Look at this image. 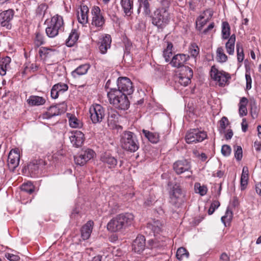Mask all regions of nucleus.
I'll use <instances>...</instances> for the list:
<instances>
[{"label":"nucleus","mask_w":261,"mask_h":261,"mask_svg":"<svg viewBox=\"0 0 261 261\" xmlns=\"http://www.w3.org/2000/svg\"><path fill=\"white\" fill-rule=\"evenodd\" d=\"M247 127H248V125H247V124L245 119H244L243 120V122H242V131L243 132H245L247 130Z\"/></svg>","instance_id":"64"},{"label":"nucleus","mask_w":261,"mask_h":261,"mask_svg":"<svg viewBox=\"0 0 261 261\" xmlns=\"http://www.w3.org/2000/svg\"><path fill=\"white\" fill-rule=\"evenodd\" d=\"M45 23L47 24L45 32L49 38L55 37L59 34V32L64 30L63 17L58 14L52 17L50 20H46Z\"/></svg>","instance_id":"5"},{"label":"nucleus","mask_w":261,"mask_h":261,"mask_svg":"<svg viewBox=\"0 0 261 261\" xmlns=\"http://www.w3.org/2000/svg\"><path fill=\"white\" fill-rule=\"evenodd\" d=\"M44 37L43 35L39 32L36 33L35 38L34 39V44L37 47L44 44Z\"/></svg>","instance_id":"47"},{"label":"nucleus","mask_w":261,"mask_h":261,"mask_svg":"<svg viewBox=\"0 0 261 261\" xmlns=\"http://www.w3.org/2000/svg\"><path fill=\"white\" fill-rule=\"evenodd\" d=\"M69 139L73 146L78 148L82 146L85 140L84 135L81 131L74 130L70 133Z\"/></svg>","instance_id":"16"},{"label":"nucleus","mask_w":261,"mask_h":261,"mask_svg":"<svg viewBox=\"0 0 261 261\" xmlns=\"http://www.w3.org/2000/svg\"><path fill=\"white\" fill-rule=\"evenodd\" d=\"M246 89L249 90L251 88L252 79L250 74H246Z\"/></svg>","instance_id":"56"},{"label":"nucleus","mask_w":261,"mask_h":261,"mask_svg":"<svg viewBox=\"0 0 261 261\" xmlns=\"http://www.w3.org/2000/svg\"><path fill=\"white\" fill-rule=\"evenodd\" d=\"M134 216L129 213H122L112 218L107 224V229L111 232H118L133 224Z\"/></svg>","instance_id":"2"},{"label":"nucleus","mask_w":261,"mask_h":261,"mask_svg":"<svg viewBox=\"0 0 261 261\" xmlns=\"http://www.w3.org/2000/svg\"><path fill=\"white\" fill-rule=\"evenodd\" d=\"M173 44L172 43L168 42L166 48L163 51V57L166 62L170 61V58L172 57Z\"/></svg>","instance_id":"39"},{"label":"nucleus","mask_w":261,"mask_h":261,"mask_svg":"<svg viewBox=\"0 0 261 261\" xmlns=\"http://www.w3.org/2000/svg\"><path fill=\"white\" fill-rule=\"evenodd\" d=\"M133 250L136 253L140 254L144 250L145 239L143 236H138L133 243Z\"/></svg>","instance_id":"22"},{"label":"nucleus","mask_w":261,"mask_h":261,"mask_svg":"<svg viewBox=\"0 0 261 261\" xmlns=\"http://www.w3.org/2000/svg\"><path fill=\"white\" fill-rule=\"evenodd\" d=\"M239 114L241 117L246 116L247 114V110L246 106H239Z\"/></svg>","instance_id":"57"},{"label":"nucleus","mask_w":261,"mask_h":261,"mask_svg":"<svg viewBox=\"0 0 261 261\" xmlns=\"http://www.w3.org/2000/svg\"><path fill=\"white\" fill-rule=\"evenodd\" d=\"M107 96L110 103L115 108L121 110H127L129 107V101L126 96L116 88H112L108 92Z\"/></svg>","instance_id":"3"},{"label":"nucleus","mask_w":261,"mask_h":261,"mask_svg":"<svg viewBox=\"0 0 261 261\" xmlns=\"http://www.w3.org/2000/svg\"><path fill=\"white\" fill-rule=\"evenodd\" d=\"M93 222L88 221L81 228V237L84 240H87L91 236Z\"/></svg>","instance_id":"25"},{"label":"nucleus","mask_w":261,"mask_h":261,"mask_svg":"<svg viewBox=\"0 0 261 261\" xmlns=\"http://www.w3.org/2000/svg\"><path fill=\"white\" fill-rule=\"evenodd\" d=\"M231 151V147L228 145H223L221 148L222 154L225 156H228L230 154Z\"/></svg>","instance_id":"53"},{"label":"nucleus","mask_w":261,"mask_h":261,"mask_svg":"<svg viewBox=\"0 0 261 261\" xmlns=\"http://www.w3.org/2000/svg\"><path fill=\"white\" fill-rule=\"evenodd\" d=\"M119 115L116 110L113 108L108 109V123L110 124H115L118 122Z\"/></svg>","instance_id":"30"},{"label":"nucleus","mask_w":261,"mask_h":261,"mask_svg":"<svg viewBox=\"0 0 261 261\" xmlns=\"http://www.w3.org/2000/svg\"><path fill=\"white\" fill-rule=\"evenodd\" d=\"M230 35V27L228 22L223 21L222 23L221 37L223 40L228 39Z\"/></svg>","instance_id":"36"},{"label":"nucleus","mask_w":261,"mask_h":261,"mask_svg":"<svg viewBox=\"0 0 261 261\" xmlns=\"http://www.w3.org/2000/svg\"><path fill=\"white\" fill-rule=\"evenodd\" d=\"M164 223L160 220L153 219L147 224V228L150 229L154 236L160 234L163 230Z\"/></svg>","instance_id":"21"},{"label":"nucleus","mask_w":261,"mask_h":261,"mask_svg":"<svg viewBox=\"0 0 261 261\" xmlns=\"http://www.w3.org/2000/svg\"><path fill=\"white\" fill-rule=\"evenodd\" d=\"M206 137L207 135L205 132L200 131L198 129H192L187 133L185 140L187 143L190 144L202 142Z\"/></svg>","instance_id":"8"},{"label":"nucleus","mask_w":261,"mask_h":261,"mask_svg":"<svg viewBox=\"0 0 261 261\" xmlns=\"http://www.w3.org/2000/svg\"><path fill=\"white\" fill-rule=\"evenodd\" d=\"M45 162L42 160L35 161L29 165L30 170L35 176L39 173V169L41 165H45Z\"/></svg>","instance_id":"34"},{"label":"nucleus","mask_w":261,"mask_h":261,"mask_svg":"<svg viewBox=\"0 0 261 261\" xmlns=\"http://www.w3.org/2000/svg\"><path fill=\"white\" fill-rule=\"evenodd\" d=\"M161 7L156 8L151 15V22L158 29L164 28L170 22V2L168 0H162Z\"/></svg>","instance_id":"1"},{"label":"nucleus","mask_w":261,"mask_h":261,"mask_svg":"<svg viewBox=\"0 0 261 261\" xmlns=\"http://www.w3.org/2000/svg\"><path fill=\"white\" fill-rule=\"evenodd\" d=\"M242 152V148L240 146L234 147V156L237 160H241L243 156Z\"/></svg>","instance_id":"51"},{"label":"nucleus","mask_w":261,"mask_h":261,"mask_svg":"<svg viewBox=\"0 0 261 261\" xmlns=\"http://www.w3.org/2000/svg\"><path fill=\"white\" fill-rule=\"evenodd\" d=\"M14 11L12 9L0 12V24L2 27H5L8 30L12 28L11 21L13 18Z\"/></svg>","instance_id":"12"},{"label":"nucleus","mask_w":261,"mask_h":261,"mask_svg":"<svg viewBox=\"0 0 261 261\" xmlns=\"http://www.w3.org/2000/svg\"><path fill=\"white\" fill-rule=\"evenodd\" d=\"M45 101L46 100L43 97L35 95L30 96L27 99L28 103L32 106L43 105Z\"/></svg>","instance_id":"28"},{"label":"nucleus","mask_w":261,"mask_h":261,"mask_svg":"<svg viewBox=\"0 0 261 261\" xmlns=\"http://www.w3.org/2000/svg\"><path fill=\"white\" fill-rule=\"evenodd\" d=\"M120 142L122 148L127 151L135 152L139 148V143L136 135L129 131L122 134Z\"/></svg>","instance_id":"4"},{"label":"nucleus","mask_w":261,"mask_h":261,"mask_svg":"<svg viewBox=\"0 0 261 261\" xmlns=\"http://www.w3.org/2000/svg\"><path fill=\"white\" fill-rule=\"evenodd\" d=\"M59 94V93L58 92V91L56 90V88H55V87L53 86V87H52V88L51 89V92H50L51 97L53 99H56L58 97Z\"/></svg>","instance_id":"58"},{"label":"nucleus","mask_w":261,"mask_h":261,"mask_svg":"<svg viewBox=\"0 0 261 261\" xmlns=\"http://www.w3.org/2000/svg\"><path fill=\"white\" fill-rule=\"evenodd\" d=\"M217 60L219 62L224 63L227 60V56L224 54L222 47H218L216 50Z\"/></svg>","instance_id":"40"},{"label":"nucleus","mask_w":261,"mask_h":261,"mask_svg":"<svg viewBox=\"0 0 261 261\" xmlns=\"http://www.w3.org/2000/svg\"><path fill=\"white\" fill-rule=\"evenodd\" d=\"M90 66L88 64L81 65L71 72V75L74 78H77L81 75L87 73Z\"/></svg>","instance_id":"26"},{"label":"nucleus","mask_w":261,"mask_h":261,"mask_svg":"<svg viewBox=\"0 0 261 261\" xmlns=\"http://www.w3.org/2000/svg\"><path fill=\"white\" fill-rule=\"evenodd\" d=\"M55 50L45 47L40 48L38 54L42 59L45 60L54 55Z\"/></svg>","instance_id":"33"},{"label":"nucleus","mask_w":261,"mask_h":261,"mask_svg":"<svg viewBox=\"0 0 261 261\" xmlns=\"http://www.w3.org/2000/svg\"><path fill=\"white\" fill-rule=\"evenodd\" d=\"M89 8L87 6L82 4L80 6V12H78L77 19L80 23L86 24L88 20Z\"/></svg>","instance_id":"23"},{"label":"nucleus","mask_w":261,"mask_h":261,"mask_svg":"<svg viewBox=\"0 0 261 261\" xmlns=\"http://www.w3.org/2000/svg\"><path fill=\"white\" fill-rule=\"evenodd\" d=\"M120 4L125 15L130 16L133 13V1L132 0H121Z\"/></svg>","instance_id":"24"},{"label":"nucleus","mask_w":261,"mask_h":261,"mask_svg":"<svg viewBox=\"0 0 261 261\" xmlns=\"http://www.w3.org/2000/svg\"><path fill=\"white\" fill-rule=\"evenodd\" d=\"M220 259L223 261H229V257L226 253H223L220 256Z\"/></svg>","instance_id":"63"},{"label":"nucleus","mask_w":261,"mask_h":261,"mask_svg":"<svg viewBox=\"0 0 261 261\" xmlns=\"http://www.w3.org/2000/svg\"><path fill=\"white\" fill-rule=\"evenodd\" d=\"M233 136V132L231 129H228L227 133L225 134V139L226 140L230 139Z\"/></svg>","instance_id":"61"},{"label":"nucleus","mask_w":261,"mask_h":261,"mask_svg":"<svg viewBox=\"0 0 261 261\" xmlns=\"http://www.w3.org/2000/svg\"><path fill=\"white\" fill-rule=\"evenodd\" d=\"M185 200V194L182 192L181 189L178 187L173 188L170 194V203L179 207Z\"/></svg>","instance_id":"14"},{"label":"nucleus","mask_w":261,"mask_h":261,"mask_svg":"<svg viewBox=\"0 0 261 261\" xmlns=\"http://www.w3.org/2000/svg\"><path fill=\"white\" fill-rule=\"evenodd\" d=\"M117 87L118 89H116V90H119L125 95H130L134 91L132 82L126 77H120L118 79Z\"/></svg>","instance_id":"11"},{"label":"nucleus","mask_w":261,"mask_h":261,"mask_svg":"<svg viewBox=\"0 0 261 261\" xmlns=\"http://www.w3.org/2000/svg\"><path fill=\"white\" fill-rule=\"evenodd\" d=\"M249 178V170L247 166L243 168L242 173L241 177V186L242 190H244L248 184Z\"/></svg>","instance_id":"35"},{"label":"nucleus","mask_w":261,"mask_h":261,"mask_svg":"<svg viewBox=\"0 0 261 261\" xmlns=\"http://www.w3.org/2000/svg\"><path fill=\"white\" fill-rule=\"evenodd\" d=\"M220 206V202L217 200L214 201L211 204V206L208 210V215H211L214 213L215 210L218 208Z\"/></svg>","instance_id":"52"},{"label":"nucleus","mask_w":261,"mask_h":261,"mask_svg":"<svg viewBox=\"0 0 261 261\" xmlns=\"http://www.w3.org/2000/svg\"><path fill=\"white\" fill-rule=\"evenodd\" d=\"M69 125L73 128H82L83 122L75 116H71L69 119Z\"/></svg>","instance_id":"41"},{"label":"nucleus","mask_w":261,"mask_h":261,"mask_svg":"<svg viewBox=\"0 0 261 261\" xmlns=\"http://www.w3.org/2000/svg\"><path fill=\"white\" fill-rule=\"evenodd\" d=\"M21 189L27 193L32 194L34 191V186L31 182H28L22 185Z\"/></svg>","instance_id":"44"},{"label":"nucleus","mask_w":261,"mask_h":261,"mask_svg":"<svg viewBox=\"0 0 261 261\" xmlns=\"http://www.w3.org/2000/svg\"><path fill=\"white\" fill-rule=\"evenodd\" d=\"M189 50L191 57L195 58L198 56L199 48L196 43L191 44L189 47Z\"/></svg>","instance_id":"45"},{"label":"nucleus","mask_w":261,"mask_h":261,"mask_svg":"<svg viewBox=\"0 0 261 261\" xmlns=\"http://www.w3.org/2000/svg\"><path fill=\"white\" fill-rule=\"evenodd\" d=\"M11 59L9 57L3 58L0 60V75H5L7 70L10 68Z\"/></svg>","instance_id":"27"},{"label":"nucleus","mask_w":261,"mask_h":261,"mask_svg":"<svg viewBox=\"0 0 261 261\" xmlns=\"http://www.w3.org/2000/svg\"><path fill=\"white\" fill-rule=\"evenodd\" d=\"M142 133L145 137L153 143H157L159 140V135L158 133H153L148 130L143 129Z\"/></svg>","instance_id":"38"},{"label":"nucleus","mask_w":261,"mask_h":261,"mask_svg":"<svg viewBox=\"0 0 261 261\" xmlns=\"http://www.w3.org/2000/svg\"><path fill=\"white\" fill-rule=\"evenodd\" d=\"M224 174V171L222 170H217L216 172H214L213 173V176L221 178L223 177Z\"/></svg>","instance_id":"59"},{"label":"nucleus","mask_w":261,"mask_h":261,"mask_svg":"<svg viewBox=\"0 0 261 261\" xmlns=\"http://www.w3.org/2000/svg\"><path fill=\"white\" fill-rule=\"evenodd\" d=\"M189 255V252L184 247H180L177 250L176 256L179 260H181L185 258H188Z\"/></svg>","instance_id":"42"},{"label":"nucleus","mask_w":261,"mask_h":261,"mask_svg":"<svg viewBox=\"0 0 261 261\" xmlns=\"http://www.w3.org/2000/svg\"><path fill=\"white\" fill-rule=\"evenodd\" d=\"M47 9V6L45 4H41L38 6L36 9V14L39 16H44Z\"/></svg>","instance_id":"50"},{"label":"nucleus","mask_w":261,"mask_h":261,"mask_svg":"<svg viewBox=\"0 0 261 261\" xmlns=\"http://www.w3.org/2000/svg\"><path fill=\"white\" fill-rule=\"evenodd\" d=\"M139 7L137 12L139 14L141 12V9L143 8L144 13L145 15H148L150 14V4L148 0H138Z\"/></svg>","instance_id":"32"},{"label":"nucleus","mask_w":261,"mask_h":261,"mask_svg":"<svg viewBox=\"0 0 261 261\" xmlns=\"http://www.w3.org/2000/svg\"><path fill=\"white\" fill-rule=\"evenodd\" d=\"M79 38L77 33L75 30H72L70 33L68 39L66 40V44L68 47H71L74 45Z\"/></svg>","instance_id":"37"},{"label":"nucleus","mask_w":261,"mask_h":261,"mask_svg":"<svg viewBox=\"0 0 261 261\" xmlns=\"http://www.w3.org/2000/svg\"><path fill=\"white\" fill-rule=\"evenodd\" d=\"M192 69L188 66L182 68L181 71L175 77V81L183 86H187L191 83V79L193 77Z\"/></svg>","instance_id":"9"},{"label":"nucleus","mask_w":261,"mask_h":261,"mask_svg":"<svg viewBox=\"0 0 261 261\" xmlns=\"http://www.w3.org/2000/svg\"><path fill=\"white\" fill-rule=\"evenodd\" d=\"M215 27V24L214 22H212L211 23H210L208 27L205 29H204L203 32H202V34L205 35L207 33H208L209 32H210L211 31H212L214 28Z\"/></svg>","instance_id":"60"},{"label":"nucleus","mask_w":261,"mask_h":261,"mask_svg":"<svg viewBox=\"0 0 261 261\" xmlns=\"http://www.w3.org/2000/svg\"><path fill=\"white\" fill-rule=\"evenodd\" d=\"M210 74L211 78L221 87L224 86L230 78L229 74L223 71H219L214 66L212 67Z\"/></svg>","instance_id":"10"},{"label":"nucleus","mask_w":261,"mask_h":261,"mask_svg":"<svg viewBox=\"0 0 261 261\" xmlns=\"http://www.w3.org/2000/svg\"><path fill=\"white\" fill-rule=\"evenodd\" d=\"M220 127L219 131L221 133L225 132V130L229 124V121L226 117H223L219 121Z\"/></svg>","instance_id":"46"},{"label":"nucleus","mask_w":261,"mask_h":261,"mask_svg":"<svg viewBox=\"0 0 261 261\" xmlns=\"http://www.w3.org/2000/svg\"><path fill=\"white\" fill-rule=\"evenodd\" d=\"M233 217V213L228 207L226 211L225 215L221 217V221L224 223L226 226V222H230L232 220Z\"/></svg>","instance_id":"43"},{"label":"nucleus","mask_w":261,"mask_h":261,"mask_svg":"<svg viewBox=\"0 0 261 261\" xmlns=\"http://www.w3.org/2000/svg\"><path fill=\"white\" fill-rule=\"evenodd\" d=\"M174 171L177 174H180L185 172H190L192 174L190 162L187 160H181L176 161L173 165Z\"/></svg>","instance_id":"15"},{"label":"nucleus","mask_w":261,"mask_h":261,"mask_svg":"<svg viewBox=\"0 0 261 261\" xmlns=\"http://www.w3.org/2000/svg\"><path fill=\"white\" fill-rule=\"evenodd\" d=\"M237 60L239 62H242L244 58L243 48L238 43L237 44Z\"/></svg>","instance_id":"48"},{"label":"nucleus","mask_w":261,"mask_h":261,"mask_svg":"<svg viewBox=\"0 0 261 261\" xmlns=\"http://www.w3.org/2000/svg\"><path fill=\"white\" fill-rule=\"evenodd\" d=\"M94 151L90 149H87L81 151L79 155L74 156V160L76 164L84 165L88 161L94 157Z\"/></svg>","instance_id":"13"},{"label":"nucleus","mask_w":261,"mask_h":261,"mask_svg":"<svg viewBox=\"0 0 261 261\" xmlns=\"http://www.w3.org/2000/svg\"><path fill=\"white\" fill-rule=\"evenodd\" d=\"M195 188H197L198 190V193L201 196H203L206 194L207 188L205 186H201L200 184L196 183L195 185Z\"/></svg>","instance_id":"54"},{"label":"nucleus","mask_w":261,"mask_h":261,"mask_svg":"<svg viewBox=\"0 0 261 261\" xmlns=\"http://www.w3.org/2000/svg\"><path fill=\"white\" fill-rule=\"evenodd\" d=\"M111 36L108 34H105L99 39L98 48L100 53L105 54L107 52L108 49L111 47Z\"/></svg>","instance_id":"20"},{"label":"nucleus","mask_w":261,"mask_h":261,"mask_svg":"<svg viewBox=\"0 0 261 261\" xmlns=\"http://www.w3.org/2000/svg\"><path fill=\"white\" fill-rule=\"evenodd\" d=\"M189 56L185 54H177L174 56L170 63L174 67L179 68L185 67L184 64L188 60Z\"/></svg>","instance_id":"19"},{"label":"nucleus","mask_w":261,"mask_h":261,"mask_svg":"<svg viewBox=\"0 0 261 261\" xmlns=\"http://www.w3.org/2000/svg\"><path fill=\"white\" fill-rule=\"evenodd\" d=\"M20 154L18 150H11L8 157V165L10 169H15L19 165Z\"/></svg>","instance_id":"17"},{"label":"nucleus","mask_w":261,"mask_h":261,"mask_svg":"<svg viewBox=\"0 0 261 261\" xmlns=\"http://www.w3.org/2000/svg\"><path fill=\"white\" fill-rule=\"evenodd\" d=\"M5 256L10 261H18L20 259V257L18 255L10 253H6Z\"/></svg>","instance_id":"55"},{"label":"nucleus","mask_w":261,"mask_h":261,"mask_svg":"<svg viewBox=\"0 0 261 261\" xmlns=\"http://www.w3.org/2000/svg\"><path fill=\"white\" fill-rule=\"evenodd\" d=\"M228 40L225 44V48L227 53L230 55H232L234 52V45L236 42V35L232 34L231 36L227 39Z\"/></svg>","instance_id":"29"},{"label":"nucleus","mask_w":261,"mask_h":261,"mask_svg":"<svg viewBox=\"0 0 261 261\" xmlns=\"http://www.w3.org/2000/svg\"><path fill=\"white\" fill-rule=\"evenodd\" d=\"M54 86L59 93H63L68 89V85L64 83H59L55 84Z\"/></svg>","instance_id":"49"},{"label":"nucleus","mask_w":261,"mask_h":261,"mask_svg":"<svg viewBox=\"0 0 261 261\" xmlns=\"http://www.w3.org/2000/svg\"><path fill=\"white\" fill-rule=\"evenodd\" d=\"M90 119L94 124L100 123L105 115L104 108L100 105H92L89 109Z\"/></svg>","instance_id":"6"},{"label":"nucleus","mask_w":261,"mask_h":261,"mask_svg":"<svg viewBox=\"0 0 261 261\" xmlns=\"http://www.w3.org/2000/svg\"><path fill=\"white\" fill-rule=\"evenodd\" d=\"M100 161L109 169L115 168L118 163V160L116 157L107 152L101 155Z\"/></svg>","instance_id":"18"},{"label":"nucleus","mask_w":261,"mask_h":261,"mask_svg":"<svg viewBox=\"0 0 261 261\" xmlns=\"http://www.w3.org/2000/svg\"><path fill=\"white\" fill-rule=\"evenodd\" d=\"M92 22L91 25L98 29L102 30L105 23V19L99 7L94 6L91 9Z\"/></svg>","instance_id":"7"},{"label":"nucleus","mask_w":261,"mask_h":261,"mask_svg":"<svg viewBox=\"0 0 261 261\" xmlns=\"http://www.w3.org/2000/svg\"><path fill=\"white\" fill-rule=\"evenodd\" d=\"M59 114V109L56 106H52L48 109L47 112L42 114L40 117L42 119H48Z\"/></svg>","instance_id":"31"},{"label":"nucleus","mask_w":261,"mask_h":261,"mask_svg":"<svg viewBox=\"0 0 261 261\" xmlns=\"http://www.w3.org/2000/svg\"><path fill=\"white\" fill-rule=\"evenodd\" d=\"M248 103V99L246 97H242L240 101V103H239V106H246V105Z\"/></svg>","instance_id":"62"}]
</instances>
